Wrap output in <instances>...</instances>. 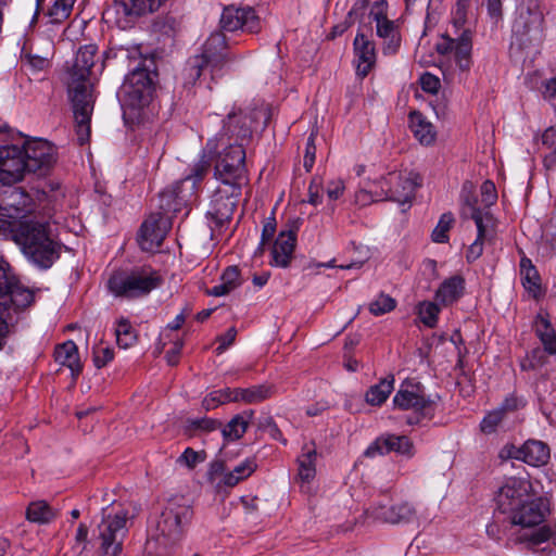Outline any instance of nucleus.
I'll return each mask as SVG.
<instances>
[{
	"mask_svg": "<svg viewBox=\"0 0 556 556\" xmlns=\"http://www.w3.org/2000/svg\"><path fill=\"white\" fill-rule=\"evenodd\" d=\"M439 313L440 307L434 302L422 301L417 305V314L421 323L429 328L437 326Z\"/></svg>",
	"mask_w": 556,
	"mask_h": 556,
	"instance_id": "nucleus-44",
	"label": "nucleus"
},
{
	"mask_svg": "<svg viewBox=\"0 0 556 556\" xmlns=\"http://www.w3.org/2000/svg\"><path fill=\"white\" fill-rule=\"evenodd\" d=\"M160 285V276L147 269L115 270L106 282L109 291L115 298L126 300L144 296Z\"/></svg>",
	"mask_w": 556,
	"mask_h": 556,
	"instance_id": "nucleus-7",
	"label": "nucleus"
},
{
	"mask_svg": "<svg viewBox=\"0 0 556 556\" xmlns=\"http://www.w3.org/2000/svg\"><path fill=\"white\" fill-rule=\"evenodd\" d=\"M115 334H116V341L117 344L123 348L127 349L131 346L136 342V333L135 330L129 323L128 319L122 317L117 320V325L115 328Z\"/></svg>",
	"mask_w": 556,
	"mask_h": 556,
	"instance_id": "nucleus-43",
	"label": "nucleus"
},
{
	"mask_svg": "<svg viewBox=\"0 0 556 556\" xmlns=\"http://www.w3.org/2000/svg\"><path fill=\"white\" fill-rule=\"evenodd\" d=\"M276 393V388L270 383H263L245 388V404H257Z\"/></svg>",
	"mask_w": 556,
	"mask_h": 556,
	"instance_id": "nucleus-42",
	"label": "nucleus"
},
{
	"mask_svg": "<svg viewBox=\"0 0 556 556\" xmlns=\"http://www.w3.org/2000/svg\"><path fill=\"white\" fill-rule=\"evenodd\" d=\"M128 513L121 510L115 515L106 514L103 509V518L98 526L100 548L104 556H118L123 551V542L128 532L126 527Z\"/></svg>",
	"mask_w": 556,
	"mask_h": 556,
	"instance_id": "nucleus-10",
	"label": "nucleus"
},
{
	"mask_svg": "<svg viewBox=\"0 0 556 556\" xmlns=\"http://www.w3.org/2000/svg\"><path fill=\"white\" fill-rule=\"evenodd\" d=\"M516 459L530 466L540 467L547 464L551 451L546 443L539 440H528L518 450H515Z\"/></svg>",
	"mask_w": 556,
	"mask_h": 556,
	"instance_id": "nucleus-27",
	"label": "nucleus"
},
{
	"mask_svg": "<svg viewBox=\"0 0 556 556\" xmlns=\"http://www.w3.org/2000/svg\"><path fill=\"white\" fill-rule=\"evenodd\" d=\"M318 458L317 448L314 442L306 443L302 446L301 454L298 456V475L296 478L303 488L309 484L316 476V462Z\"/></svg>",
	"mask_w": 556,
	"mask_h": 556,
	"instance_id": "nucleus-29",
	"label": "nucleus"
},
{
	"mask_svg": "<svg viewBox=\"0 0 556 556\" xmlns=\"http://www.w3.org/2000/svg\"><path fill=\"white\" fill-rule=\"evenodd\" d=\"M376 191H380L379 187H377V182H375L374 188L369 190H359L355 195L356 203L367 205L370 202L383 200L381 197L377 195Z\"/></svg>",
	"mask_w": 556,
	"mask_h": 556,
	"instance_id": "nucleus-58",
	"label": "nucleus"
},
{
	"mask_svg": "<svg viewBox=\"0 0 556 556\" xmlns=\"http://www.w3.org/2000/svg\"><path fill=\"white\" fill-rule=\"evenodd\" d=\"M59 161L58 147L42 138L37 137V177L48 175Z\"/></svg>",
	"mask_w": 556,
	"mask_h": 556,
	"instance_id": "nucleus-31",
	"label": "nucleus"
},
{
	"mask_svg": "<svg viewBox=\"0 0 556 556\" xmlns=\"http://www.w3.org/2000/svg\"><path fill=\"white\" fill-rule=\"evenodd\" d=\"M532 484L527 478L509 477L500 488L496 505L501 513L509 514L531 496Z\"/></svg>",
	"mask_w": 556,
	"mask_h": 556,
	"instance_id": "nucleus-14",
	"label": "nucleus"
},
{
	"mask_svg": "<svg viewBox=\"0 0 556 556\" xmlns=\"http://www.w3.org/2000/svg\"><path fill=\"white\" fill-rule=\"evenodd\" d=\"M65 189L56 179L37 180V267L50 268L60 258L59 220Z\"/></svg>",
	"mask_w": 556,
	"mask_h": 556,
	"instance_id": "nucleus-2",
	"label": "nucleus"
},
{
	"mask_svg": "<svg viewBox=\"0 0 556 556\" xmlns=\"http://www.w3.org/2000/svg\"><path fill=\"white\" fill-rule=\"evenodd\" d=\"M34 301V291L24 286L8 262L0 258V351L8 342L15 316Z\"/></svg>",
	"mask_w": 556,
	"mask_h": 556,
	"instance_id": "nucleus-5",
	"label": "nucleus"
},
{
	"mask_svg": "<svg viewBox=\"0 0 556 556\" xmlns=\"http://www.w3.org/2000/svg\"><path fill=\"white\" fill-rule=\"evenodd\" d=\"M366 514L375 520L388 523H407L416 515L414 506L407 502L395 505L376 504L366 510Z\"/></svg>",
	"mask_w": 556,
	"mask_h": 556,
	"instance_id": "nucleus-21",
	"label": "nucleus"
},
{
	"mask_svg": "<svg viewBox=\"0 0 556 556\" xmlns=\"http://www.w3.org/2000/svg\"><path fill=\"white\" fill-rule=\"evenodd\" d=\"M189 422L192 428L206 432L214 431L222 426L218 420L207 417L191 419Z\"/></svg>",
	"mask_w": 556,
	"mask_h": 556,
	"instance_id": "nucleus-60",
	"label": "nucleus"
},
{
	"mask_svg": "<svg viewBox=\"0 0 556 556\" xmlns=\"http://www.w3.org/2000/svg\"><path fill=\"white\" fill-rule=\"evenodd\" d=\"M390 452H396L401 455H413V443L405 435L387 434L382 435L368 446L366 456L383 455Z\"/></svg>",
	"mask_w": 556,
	"mask_h": 556,
	"instance_id": "nucleus-24",
	"label": "nucleus"
},
{
	"mask_svg": "<svg viewBox=\"0 0 556 556\" xmlns=\"http://www.w3.org/2000/svg\"><path fill=\"white\" fill-rule=\"evenodd\" d=\"M40 46L45 49V55H37V80L43 81L49 78L55 48L53 40L47 36L40 37Z\"/></svg>",
	"mask_w": 556,
	"mask_h": 556,
	"instance_id": "nucleus-36",
	"label": "nucleus"
},
{
	"mask_svg": "<svg viewBox=\"0 0 556 556\" xmlns=\"http://www.w3.org/2000/svg\"><path fill=\"white\" fill-rule=\"evenodd\" d=\"M240 195L241 187L224 185L218 187L212 197L211 208L207 211V215L217 225H223L231 218Z\"/></svg>",
	"mask_w": 556,
	"mask_h": 556,
	"instance_id": "nucleus-18",
	"label": "nucleus"
},
{
	"mask_svg": "<svg viewBox=\"0 0 556 556\" xmlns=\"http://www.w3.org/2000/svg\"><path fill=\"white\" fill-rule=\"evenodd\" d=\"M222 282L207 290L208 295L224 296L241 285L240 271L237 266L227 267L220 278Z\"/></svg>",
	"mask_w": 556,
	"mask_h": 556,
	"instance_id": "nucleus-35",
	"label": "nucleus"
},
{
	"mask_svg": "<svg viewBox=\"0 0 556 556\" xmlns=\"http://www.w3.org/2000/svg\"><path fill=\"white\" fill-rule=\"evenodd\" d=\"M396 302L393 298L382 293L369 304V311L375 316H380L393 311Z\"/></svg>",
	"mask_w": 556,
	"mask_h": 556,
	"instance_id": "nucleus-48",
	"label": "nucleus"
},
{
	"mask_svg": "<svg viewBox=\"0 0 556 556\" xmlns=\"http://www.w3.org/2000/svg\"><path fill=\"white\" fill-rule=\"evenodd\" d=\"M534 332L549 355H556V331L548 316L539 313L534 319Z\"/></svg>",
	"mask_w": 556,
	"mask_h": 556,
	"instance_id": "nucleus-34",
	"label": "nucleus"
},
{
	"mask_svg": "<svg viewBox=\"0 0 556 556\" xmlns=\"http://www.w3.org/2000/svg\"><path fill=\"white\" fill-rule=\"evenodd\" d=\"M256 469V464L254 459L247 458L241 462L239 465L235 466L231 470H227L224 473V477L219 480V484H224L225 486L232 488L237 485L240 481L249 478Z\"/></svg>",
	"mask_w": 556,
	"mask_h": 556,
	"instance_id": "nucleus-38",
	"label": "nucleus"
},
{
	"mask_svg": "<svg viewBox=\"0 0 556 556\" xmlns=\"http://www.w3.org/2000/svg\"><path fill=\"white\" fill-rule=\"evenodd\" d=\"M154 91L151 74L146 68L136 67L126 77L121 87V102L124 116L131 119L140 116V111L149 105Z\"/></svg>",
	"mask_w": 556,
	"mask_h": 556,
	"instance_id": "nucleus-8",
	"label": "nucleus"
},
{
	"mask_svg": "<svg viewBox=\"0 0 556 556\" xmlns=\"http://www.w3.org/2000/svg\"><path fill=\"white\" fill-rule=\"evenodd\" d=\"M207 68H211V66L199 55H195L188 61L185 73L189 81L194 83Z\"/></svg>",
	"mask_w": 556,
	"mask_h": 556,
	"instance_id": "nucleus-49",
	"label": "nucleus"
},
{
	"mask_svg": "<svg viewBox=\"0 0 556 556\" xmlns=\"http://www.w3.org/2000/svg\"><path fill=\"white\" fill-rule=\"evenodd\" d=\"M522 279V286L531 292L534 296L540 291V276L536 269H530L525 273H520Z\"/></svg>",
	"mask_w": 556,
	"mask_h": 556,
	"instance_id": "nucleus-55",
	"label": "nucleus"
},
{
	"mask_svg": "<svg viewBox=\"0 0 556 556\" xmlns=\"http://www.w3.org/2000/svg\"><path fill=\"white\" fill-rule=\"evenodd\" d=\"M170 228V216L152 213L140 227L138 233L140 248L148 252L159 249Z\"/></svg>",
	"mask_w": 556,
	"mask_h": 556,
	"instance_id": "nucleus-15",
	"label": "nucleus"
},
{
	"mask_svg": "<svg viewBox=\"0 0 556 556\" xmlns=\"http://www.w3.org/2000/svg\"><path fill=\"white\" fill-rule=\"evenodd\" d=\"M34 203L30 194L21 188H14L4 192L0 200V216H5L12 220H18L25 217H31L35 220Z\"/></svg>",
	"mask_w": 556,
	"mask_h": 556,
	"instance_id": "nucleus-19",
	"label": "nucleus"
},
{
	"mask_svg": "<svg viewBox=\"0 0 556 556\" xmlns=\"http://www.w3.org/2000/svg\"><path fill=\"white\" fill-rule=\"evenodd\" d=\"M393 384V376L381 379L378 383L371 386L366 392V402L374 406L381 405L392 392Z\"/></svg>",
	"mask_w": 556,
	"mask_h": 556,
	"instance_id": "nucleus-39",
	"label": "nucleus"
},
{
	"mask_svg": "<svg viewBox=\"0 0 556 556\" xmlns=\"http://www.w3.org/2000/svg\"><path fill=\"white\" fill-rule=\"evenodd\" d=\"M465 292V279L455 275L445 279L435 292V300L447 306L458 301Z\"/></svg>",
	"mask_w": 556,
	"mask_h": 556,
	"instance_id": "nucleus-32",
	"label": "nucleus"
},
{
	"mask_svg": "<svg viewBox=\"0 0 556 556\" xmlns=\"http://www.w3.org/2000/svg\"><path fill=\"white\" fill-rule=\"evenodd\" d=\"M27 151L24 147H0V182L13 185L21 181L27 169Z\"/></svg>",
	"mask_w": 556,
	"mask_h": 556,
	"instance_id": "nucleus-13",
	"label": "nucleus"
},
{
	"mask_svg": "<svg viewBox=\"0 0 556 556\" xmlns=\"http://www.w3.org/2000/svg\"><path fill=\"white\" fill-rule=\"evenodd\" d=\"M237 336V329L230 327L224 334L218 337V346L216 348L217 354L225 352L233 342Z\"/></svg>",
	"mask_w": 556,
	"mask_h": 556,
	"instance_id": "nucleus-62",
	"label": "nucleus"
},
{
	"mask_svg": "<svg viewBox=\"0 0 556 556\" xmlns=\"http://www.w3.org/2000/svg\"><path fill=\"white\" fill-rule=\"evenodd\" d=\"M193 510L180 501H170L162 511L156 523V542L163 547L178 543L191 522Z\"/></svg>",
	"mask_w": 556,
	"mask_h": 556,
	"instance_id": "nucleus-9",
	"label": "nucleus"
},
{
	"mask_svg": "<svg viewBox=\"0 0 556 556\" xmlns=\"http://www.w3.org/2000/svg\"><path fill=\"white\" fill-rule=\"evenodd\" d=\"M470 218L473 219L478 236L477 239L483 240L486 236V223L491 220V214L489 211H482V210H475L470 213Z\"/></svg>",
	"mask_w": 556,
	"mask_h": 556,
	"instance_id": "nucleus-53",
	"label": "nucleus"
},
{
	"mask_svg": "<svg viewBox=\"0 0 556 556\" xmlns=\"http://www.w3.org/2000/svg\"><path fill=\"white\" fill-rule=\"evenodd\" d=\"M315 139H316V131L313 130L307 138L306 148H305L303 165H304V168L306 169V172H309L312 169L314 162H315V154H316Z\"/></svg>",
	"mask_w": 556,
	"mask_h": 556,
	"instance_id": "nucleus-56",
	"label": "nucleus"
},
{
	"mask_svg": "<svg viewBox=\"0 0 556 556\" xmlns=\"http://www.w3.org/2000/svg\"><path fill=\"white\" fill-rule=\"evenodd\" d=\"M401 45L400 34H393L383 39L382 52L387 55L394 54Z\"/></svg>",
	"mask_w": 556,
	"mask_h": 556,
	"instance_id": "nucleus-64",
	"label": "nucleus"
},
{
	"mask_svg": "<svg viewBox=\"0 0 556 556\" xmlns=\"http://www.w3.org/2000/svg\"><path fill=\"white\" fill-rule=\"evenodd\" d=\"M470 1L456 0L452 24L456 30H462L460 34L455 38L442 35L435 43V50L442 56L441 68L445 79L452 80L456 71L460 74L468 73L472 64V35L469 29H463Z\"/></svg>",
	"mask_w": 556,
	"mask_h": 556,
	"instance_id": "nucleus-4",
	"label": "nucleus"
},
{
	"mask_svg": "<svg viewBox=\"0 0 556 556\" xmlns=\"http://www.w3.org/2000/svg\"><path fill=\"white\" fill-rule=\"evenodd\" d=\"M205 460V453L197 452L191 447H187L179 456L178 463L185 464L188 468H194L198 464Z\"/></svg>",
	"mask_w": 556,
	"mask_h": 556,
	"instance_id": "nucleus-54",
	"label": "nucleus"
},
{
	"mask_svg": "<svg viewBox=\"0 0 556 556\" xmlns=\"http://www.w3.org/2000/svg\"><path fill=\"white\" fill-rule=\"evenodd\" d=\"M409 127L420 144L431 146L435 142V128L420 112L414 111L409 114Z\"/></svg>",
	"mask_w": 556,
	"mask_h": 556,
	"instance_id": "nucleus-33",
	"label": "nucleus"
},
{
	"mask_svg": "<svg viewBox=\"0 0 556 556\" xmlns=\"http://www.w3.org/2000/svg\"><path fill=\"white\" fill-rule=\"evenodd\" d=\"M505 415V408L501 407L493 412H490L481 421L480 428L484 433H492L496 427L501 424Z\"/></svg>",
	"mask_w": 556,
	"mask_h": 556,
	"instance_id": "nucleus-51",
	"label": "nucleus"
},
{
	"mask_svg": "<svg viewBox=\"0 0 556 556\" xmlns=\"http://www.w3.org/2000/svg\"><path fill=\"white\" fill-rule=\"evenodd\" d=\"M354 52L356 61V73L362 78L366 77L376 63V49L374 41L364 34L358 33L354 39Z\"/></svg>",
	"mask_w": 556,
	"mask_h": 556,
	"instance_id": "nucleus-25",
	"label": "nucleus"
},
{
	"mask_svg": "<svg viewBox=\"0 0 556 556\" xmlns=\"http://www.w3.org/2000/svg\"><path fill=\"white\" fill-rule=\"evenodd\" d=\"M212 159L204 152L203 156L192 166L191 172L187 175L180 184L185 185L190 182L189 195H192L198 189L199 184L203 180L208 172Z\"/></svg>",
	"mask_w": 556,
	"mask_h": 556,
	"instance_id": "nucleus-40",
	"label": "nucleus"
},
{
	"mask_svg": "<svg viewBox=\"0 0 556 556\" xmlns=\"http://www.w3.org/2000/svg\"><path fill=\"white\" fill-rule=\"evenodd\" d=\"M548 355L549 354L547 353V351H545V348L533 349L528 355L529 367L536 368V367H541V366L545 365L548 361V358H547Z\"/></svg>",
	"mask_w": 556,
	"mask_h": 556,
	"instance_id": "nucleus-59",
	"label": "nucleus"
},
{
	"mask_svg": "<svg viewBox=\"0 0 556 556\" xmlns=\"http://www.w3.org/2000/svg\"><path fill=\"white\" fill-rule=\"evenodd\" d=\"M182 184L176 182L168 189L163 190L159 194V208L157 213H163L170 218L182 210L188 201V194L182 190Z\"/></svg>",
	"mask_w": 556,
	"mask_h": 556,
	"instance_id": "nucleus-28",
	"label": "nucleus"
},
{
	"mask_svg": "<svg viewBox=\"0 0 556 556\" xmlns=\"http://www.w3.org/2000/svg\"><path fill=\"white\" fill-rule=\"evenodd\" d=\"M199 56L211 66V72L220 68L227 59L225 35L218 31L211 34L204 42L202 53Z\"/></svg>",
	"mask_w": 556,
	"mask_h": 556,
	"instance_id": "nucleus-26",
	"label": "nucleus"
},
{
	"mask_svg": "<svg viewBox=\"0 0 556 556\" xmlns=\"http://www.w3.org/2000/svg\"><path fill=\"white\" fill-rule=\"evenodd\" d=\"M54 358L62 366H66L71 370L73 380L75 381L83 370V364L79 358L78 348L74 341L68 340L56 345L54 350Z\"/></svg>",
	"mask_w": 556,
	"mask_h": 556,
	"instance_id": "nucleus-30",
	"label": "nucleus"
},
{
	"mask_svg": "<svg viewBox=\"0 0 556 556\" xmlns=\"http://www.w3.org/2000/svg\"><path fill=\"white\" fill-rule=\"evenodd\" d=\"M229 403L227 388L210 392L203 400L202 405L206 410L214 409L218 405Z\"/></svg>",
	"mask_w": 556,
	"mask_h": 556,
	"instance_id": "nucleus-52",
	"label": "nucleus"
},
{
	"mask_svg": "<svg viewBox=\"0 0 556 556\" xmlns=\"http://www.w3.org/2000/svg\"><path fill=\"white\" fill-rule=\"evenodd\" d=\"M253 412L236 415L222 429V435L225 441H236L243 437L247 432Z\"/></svg>",
	"mask_w": 556,
	"mask_h": 556,
	"instance_id": "nucleus-37",
	"label": "nucleus"
},
{
	"mask_svg": "<svg viewBox=\"0 0 556 556\" xmlns=\"http://www.w3.org/2000/svg\"><path fill=\"white\" fill-rule=\"evenodd\" d=\"M220 26L227 31L241 29L248 33H258L261 30V20L255 10L250 5H229L223 10Z\"/></svg>",
	"mask_w": 556,
	"mask_h": 556,
	"instance_id": "nucleus-16",
	"label": "nucleus"
},
{
	"mask_svg": "<svg viewBox=\"0 0 556 556\" xmlns=\"http://www.w3.org/2000/svg\"><path fill=\"white\" fill-rule=\"evenodd\" d=\"M542 144L547 150L543 164L548 170L556 168V126L548 127L542 135Z\"/></svg>",
	"mask_w": 556,
	"mask_h": 556,
	"instance_id": "nucleus-41",
	"label": "nucleus"
},
{
	"mask_svg": "<svg viewBox=\"0 0 556 556\" xmlns=\"http://www.w3.org/2000/svg\"><path fill=\"white\" fill-rule=\"evenodd\" d=\"M420 85L422 90L429 93H437L441 86L440 79L430 73L421 75Z\"/></svg>",
	"mask_w": 556,
	"mask_h": 556,
	"instance_id": "nucleus-61",
	"label": "nucleus"
},
{
	"mask_svg": "<svg viewBox=\"0 0 556 556\" xmlns=\"http://www.w3.org/2000/svg\"><path fill=\"white\" fill-rule=\"evenodd\" d=\"M113 358L114 351L109 346L93 350V363L97 368L106 366Z\"/></svg>",
	"mask_w": 556,
	"mask_h": 556,
	"instance_id": "nucleus-57",
	"label": "nucleus"
},
{
	"mask_svg": "<svg viewBox=\"0 0 556 556\" xmlns=\"http://www.w3.org/2000/svg\"><path fill=\"white\" fill-rule=\"evenodd\" d=\"M296 245V231L281 230L271 245L270 265L287 268L293 258Z\"/></svg>",
	"mask_w": 556,
	"mask_h": 556,
	"instance_id": "nucleus-22",
	"label": "nucleus"
},
{
	"mask_svg": "<svg viewBox=\"0 0 556 556\" xmlns=\"http://www.w3.org/2000/svg\"><path fill=\"white\" fill-rule=\"evenodd\" d=\"M165 0H115L113 8L117 15L125 17V24L132 23L140 16L153 13ZM124 25L123 27H125Z\"/></svg>",
	"mask_w": 556,
	"mask_h": 556,
	"instance_id": "nucleus-23",
	"label": "nucleus"
},
{
	"mask_svg": "<svg viewBox=\"0 0 556 556\" xmlns=\"http://www.w3.org/2000/svg\"><path fill=\"white\" fill-rule=\"evenodd\" d=\"M419 179V176L414 173L391 172L377 181L380 191H376V193L383 200L394 201L402 205L410 203L416 188L420 185Z\"/></svg>",
	"mask_w": 556,
	"mask_h": 556,
	"instance_id": "nucleus-11",
	"label": "nucleus"
},
{
	"mask_svg": "<svg viewBox=\"0 0 556 556\" xmlns=\"http://www.w3.org/2000/svg\"><path fill=\"white\" fill-rule=\"evenodd\" d=\"M258 118H264L266 125L267 110L232 111L228 113L220 132L207 140L204 152L214 161V177L222 185L242 186L247 173L243 143L250 139Z\"/></svg>",
	"mask_w": 556,
	"mask_h": 556,
	"instance_id": "nucleus-1",
	"label": "nucleus"
},
{
	"mask_svg": "<svg viewBox=\"0 0 556 556\" xmlns=\"http://www.w3.org/2000/svg\"><path fill=\"white\" fill-rule=\"evenodd\" d=\"M455 219L452 213H443L438 222L437 227L433 229L431 238L437 243H445L448 241V231L452 228Z\"/></svg>",
	"mask_w": 556,
	"mask_h": 556,
	"instance_id": "nucleus-45",
	"label": "nucleus"
},
{
	"mask_svg": "<svg viewBox=\"0 0 556 556\" xmlns=\"http://www.w3.org/2000/svg\"><path fill=\"white\" fill-rule=\"evenodd\" d=\"M73 4L74 0H56L54 5L48 12L52 22H61L65 20L70 15Z\"/></svg>",
	"mask_w": 556,
	"mask_h": 556,
	"instance_id": "nucleus-50",
	"label": "nucleus"
},
{
	"mask_svg": "<svg viewBox=\"0 0 556 556\" xmlns=\"http://www.w3.org/2000/svg\"><path fill=\"white\" fill-rule=\"evenodd\" d=\"M60 516V510L46 501L37 500V526L50 525Z\"/></svg>",
	"mask_w": 556,
	"mask_h": 556,
	"instance_id": "nucleus-47",
	"label": "nucleus"
},
{
	"mask_svg": "<svg viewBox=\"0 0 556 556\" xmlns=\"http://www.w3.org/2000/svg\"><path fill=\"white\" fill-rule=\"evenodd\" d=\"M371 14L376 21L377 35L380 38L384 39L393 34L399 33L397 26L394 24V22L387 18V16L382 13V10L371 12Z\"/></svg>",
	"mask_w": 556,
	"mask_h": 556,
	"instance_id": "nucleus-46",
	"label": "nucleus"
},
{
	"mask_svg": "<svg viewBox=\"0 0 556 556\" xmlns=\"http://www.w3.org/2000/svg\"><path fill=\"white\" fill-rule=\"evenodd\" d=\"M547 514V506L541 497H528L508 517L511 525L520 526L521 531L516 536L517 543H523L528 548H535L542 543L556 545V527L542 525Z\"/></svg>",
	"mask_w": 556,
	"mask_h": 556,
	"instance_id": "nucleus-6",
	"label": "nucleus"
},
{
	"mask_svg": "<svg viewBox=\"0 0 556 556\" xmlns=\"http://www.w3.org/2000/svg\"><path fill=\"white\" fill-rule=\"evenodd\" d=\"M0 238H11L35 262V225L31 217L12 220L0 216Z\"/></svg>",
	"mask_w": 556,
	"mask_h": 556,
	"instance_id": "nucleus-12",
	"label": "nucleus"
},
{
	"mask_svg": "<svg viewBox=\"0 0 556 556\" xmlns=\"http://www.w3.org/2000/svg\"><path fill=\"white\" fill-rule=\"evenodd\" d=\"M96 54L97 47L94 45L81 47L68 72V96L73 109L76 139L80 146L89 141L91 134L90 123L94 98L90 76Z\"/></svg>",
	"mask_w": 556,
	"mask_h": 556,
	"instance_id": "nucleus-3",
	"label": "nucleus"
},
{
	"mask_svg": "<svg viewBox=\"0 0 556 556\" xmlns=\"http://www.w3.org/2000/svg\"><path fill=\"white\" fill-rule=\"evenodd\" d=\"M481 195L486 206L493 204L497 199L495 185L490 180L484 181L481 186Z\"/></svg>",
	"mask_w": 556,
	"mask_h": 556,
	"instance_id": "nucleus-63",
	"label": "nucleus"
},
{
	"mask_svg": "<svg viewBox=\"0 0 556 556\" xmlns=\"http://www.w3.org/2000/svg\"><path fill=\"white\" fill-rule=\"evenodd\" d=\"M543 13L538 0H522L518 7V16L513 29L516 34L539 35L542 30Z\"/></svg>",
	"mask_w": 556,
	"mask_h": 556,
	"instance_id": "nucleus-20",
	"label": "nucleus"
},
{
	"mask_svg": "<svg viewBox=\"0 0 556 556\" xmlns=\"http://www.w3.org/2000/svg\"><path fill=\"white\" fill-rule=\"evenodd\" d=\"M393 404L396 408L412 409L424 417L431 416L433 412V402L425 396L418 383H403L393 397Z\"/></svg>",
	"mask_w": 556,
	"mask_h": 556,
	"instance_id": "nucleus-17",
	"label": "nucleus"
}]
</instances>
